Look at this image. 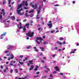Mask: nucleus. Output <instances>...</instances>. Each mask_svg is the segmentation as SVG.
Segmentation results:
<instances>
[{"label":"nucleus","mask_w":79,"mask_h":79,"mask_svg":"<svg viewBox=\"0 0 79 79\" xmlns=\"http://www.w3.org/2000/svg\"><path fill=\"white\" fill-rule=\"evenodd\" d=\"M10 71L11 74V73H13V69H11Z\"/></svg>","instance_id":"f704fd0d"},{"label":"nucleus","mask_w":79,"mask_h":79,"mask_svg":"<svg viewBox=\"0 0 79 79\" xmlns=\"http://www.w3.org/2000/svg\"><path fill=\"white\" fill-rule=\"evenodd\" d=\"M31 47V46L30 45L29 46L27 47V49H29Z\"/></svg>","instance_id":"cd10ccee"},{"label":"nucleus","mask_w":79,"mask_h":79,"mask_svg":"<svg viewBox=\"0 0 79 79\" xmlns=\"http://www.w3.org/2000/svg\"><path fill=\"white\" fill-rule=\"evenodd\" d=\"M34 11V10H32L29 12V13H33Z\"/></svg>","instance_id":"5701e85b"},{"label":"nucleus","mask_w":79,"mask_h":79,"mask_svg":"<svg viewBox=\"0 0 79 79\" xmlns=\"http://www.w3.org/2000/svg\"><path fill=\"white\" fill-rule=\"evenodd\" d=\"M0 68H1V69H3V66H0Z\"/></svg>","instance_id":"49530a36"},{"label":"nucleus","mask_w":79,"mask_h":79,"mask_svg":"<svg viewBox=\"0 0 79 79\" xmlns=\"http://www.w3.org/2000/svg\"><path fill=\"white\" fill-rule=\"evenodd\" d=\"M54 68L56 71H59V68H58V67H54Z\"/></svg>","instance_id":"ddd939ff"},{"label":"nucleus","mask_w":79,"mask_h":79,"mask_svg":"<svg viewBox=\"0 0 79 79\" xmlns=\"http://www.w3.org/2000/svg\"><path fill=\"white\" fill-rule=\"evenodd\" d=\"M43 2H46V0H43V1H41L40 3H43Z\"/></svg>","instance_id":"72a5a7b5"},{"label":"nucleus","mask_w":79,"mask_h":79,"mask_svg":"<svg viewBox=\"0 0 79 79\" xmlns=\"http://www.w3.org/2000/svg\"><path fill=\"white\" fill-rule=\"evenodd\" d=\"M9 61H10V60H11V57L10 58H8L7 59Z\"/></svg>","instance_id":"6e6d98bb"},{"label":"nucleus","mask_w":79,"mask_h":79,"mask_svg":"<svg viewBox=\"0 0 79 79\" xmlns=\"http://www.w3.org/2000/svg\"><path fill=\"white\" fill-rule=\"evenodd\" d=\"M23 55H20V57L21 58H23Z\"/></svg>","instance_id":"37998d69"},{"label":"nucleus","mask_w":79,"mask_h":79,"mask_svg":"<svg viewBox=\"0 0 79 79\" xmlns=\"http://www.w3.org/2000/svg\"><path fill=\"white\" fill-rule=\"evenodd\" d=\"M35 6L34 5H32V7L33 8H34V9H36V8H37V5H38V3H35Z\"/></svg>","instance_id":"7ed1b4c3"},{"label":"nucleus","mask_w":79,"mask_h":79,"mask_svg":"<svg viewBox=\"0 0 79 79\" xmlns=\"http://www.w3.org/2000/svg\"><path fill=\"white\" fill-rule=\"evenodd\" d=\"M36 42L37 43V44H40V42H39L37 40H36Z\"/></svg>","instance_id":"c9c22d12"},{"label":"nucleus","mask_w":79,"mask_h":79,"mask_svg":"<svg viewBox=\"0 0 79 79\" xmlns=\"http://www.w3.org/2000/svg\"><path fill=\"white\" fill-rule=\"evenodd\" d=\"M23 32H26V29L25 28H24L23 29Z\"/></svg>","instance_id":"2f4dec72"},{"label":"nucleus","mask_w":79,"mask_h":79,"mask_svg":"<svg viewBox=\"0 0 79 79\" xmlns=\"http://www.w3.org/2000/svg\"><path fill=\"white\" fill-rule=\"evenodd\" d=\"M40 49H41V51H42V52H44V48L42 47H40Z\"/></svg>","instance_id":"2eb2a0df"},{"label":"nucleus","mask_w":79,"mask_h":79,"mask_svg":"<svg viewBox=\"0 0 79 79\" xmlns=\"http://www.w3.org/2000/svg\"><path fill=\"white\" fill-rule=\"evenodd\" d=\"M25 15L27 17H29V15H28L27 13H26L25 14Z\"/></svg>","instance_id":"412c9836"},{"label":"nucleus","mask_w":79,"mask_h":79,"mask_svg":"<svg viewBox=\"0 0 79 79\" xmlns=\"http://www.w3.org/2000/svg\"><path fill=\"white\" fill-rule=\"evenodd\" d=\"M42 7H43V4H42L41 6H40L39 7V11H40V10L41 9V8H42Z\"/></svg>","instance_id":"9d476101"},{"label":"nucleus","mask_w":79,"mask_h":79,"mask_svg":"<svg viewBox=\"0 0 79 79\" xmlns=\"http://www.w3.org/2000/svg\"><path fill=\"white\" fill-rule=\"evenodd\" d=\"M12 63H13V61L12 60L10 62V66H13V64H12Z\"/></svg>","instance_id":"4be33fe9"},{"label":"nucleus","mask_w":79,"mask_h":79,"mask_svg":"<svg viewBox=\"0 0 79 79\" xmlns=\"http://www.w3.org/2000/svg\"><path fill=\"white\" fill-rule=\"evenodd\" d=\"M24 9H25V10H27V9H28V7H24Z\"/></svg>","instance_id":"e433bc0d"},{"label":"nucleus","mask_w":79,"mask_h":79,"mask_svg":"<svg viewBox=\"0 0 79 79\" xmlns=\"http://www.w3.org/2000/svg\"><path fill=\"white\" fill-rule=\"evenodd\" d=\"M15 3V2H13L11 3V5H13V4Z\"/></svg>","instance_id":"69168bd1"},{"label":"nucleus","mask_w":79,"mask_h":79,"mask_svg":"<svg viewBox=\"0 0 79 79\" xmlns=\"http://www.w3.org/2000/svg\"><path fill=\"white\" fill-rule=\"evenodd\" d=\"M5 15V12H3V15L4 16Z\"/></svg>","instance_id":"e2e57ef3"},{"label":"nucleus","mask_w":79,"mask_h":79,"mask_svg":"<svg viewBox=\"0 0 79 79\" xmlns=\"http://www.w3.org/2000/svg\"><path fill=\"white\" fill-rule=\"evenodd\" d=\"M3 22L5 24V22H6V20H3Z\"/></svg>","instance_id":"864d4df0"},{"label":"nucleus","mask_w":79,"mask_h":79,"mask_svg":"<svg viewBox=\"0 0 79 79\" xmlns=\"http://www.w3.org/2000/svg\"><path fill=\"white\" fill-rule=\"evenodd\" d=\"M75 1H73V4H75Z\"/></svg>","instance_id":"0e129e2a"},{"label":"nucleus","mask_w":79,"mask_h":79,"mask_svg":"<svg viewBox=\"0 0 79 79\" xmlns=\"http://www.w3.org/2000/svg\"><path fill=\"white\" fill-rule=\"evenodd\" d=\"M4 58V59H6L7 58L5 56H4L3 57Z\"/></svg>","instance_id":"774afa93"},{"label":"nucleus","mask_w":79,"mask_h":79,"mask_svg":"<svg viewBox=\"0 0 79 79\" xmlns=\"http://www.w3.org/2000/svg\"><path fill=\"white\" fill-rule=\"evenodd\" d=\"M10 18L11 19H12V20H15V16H12Z\"/></svg>","instance_id":"f3484780"},{"label":"nucleus","mask_w":79,"mask_h":79,"mask_svg":"<svg viewBox=\"0 0 79 79\" xmlns=\"http://www.w3.org/2000/svg\"><path fill=\"white\" fill-rule=\"evenodd\" d=\"M4 11H5V10L4 9H3L2 10V12H4Z\"/></svg>","instance_id":"4d7b16f0"},{"label":"nucleus","mask_w":79,"mask_h":79,"mask_svg":"<svg viewBox=\"0 0 79 79\" xmlns=\"http://www.w3.org/2000/svg\"><path fill=\"white\" fill-rule=\"evenodd\" d=\"M39 76V75H37V76H34V77H37Z\"/></svg>","instance_id":"052dcab7"},{"label":"nucleus","mask_w":79,"mask_h":79,"mask_svg":"<svg viewBox=\"0 0 79 79\" xmlns=\"http://www.w3.org/2000/svg\"><path fill=\"white\" fill-rule=\"evenodd\" d=\"M43 45H46L47 44V42H44L43 43Z\"/></svg>","instance_id":"c85d7f7f"},{"label":"nucleus","mask_w":79,"mask_h":79,"mask_svg":"<svg viewBox=\"0 0 79 79\" xmlns=\"http://www.w3.org/2000/svg\"><path fill=\"white\" fill-rule=\"evenodd\" d=\"M39 13H40V10H38V12H37V14H38L36 16V19H39V17H38L39 16Z\"/></svg>","instance_id":"0eeeda50"},{"label":"nucleus","mask_w":79,"mask_h":79,"mask_svg":"<svg viewBox=\"0 0 79 79\" xmlns=\"http://www.w3.org/2000/svg\"><path fill=\"white\" fill-rule=\"evenodd\" d=\"M75 53V52H74V51H72V52H70V54H72V53Z\"/></svg>","instance_id":"4c0bfd02"},{"label":"nucleus","mask_w":79,"mask_h":79,"mask_svg":"<svg viewBox=\"0 0 79 79\" xmlns=\"http://www.w3.org/2000/svg\"><path fill=\"white\" fill-rule=\"evenodd\" d=\"M55 6H59V5L58 4H56L54 5Z\"/></svg>","instance_id":"8fccbe9b"},{"label":"nucleus","mask_w":79,"mask_h":79,"mask_svg":"<svg viewBox=\"0 0 79 79\" xmlns=\"http://www.w3.org/2000/svg\"><path fill=\"white\" fill-rule=\"evenodd\" d=\"M56 43L57 44H59V45H62V44H63V43L60 41H57Z\"/></svg>","instance_id":"1a4fd4ad"},{"label":"nucleus","mask_w":79,"mask_h":79,"mask_svg":"<svg viewBox=\"0 0 79 79\" xmlns=\"http://www.w3.org/2000/svg\"><path fill=\"white\" fill-rule=\"evenodd\" d=\"M48 26H49V28H51L52 27V24L49 23L48 24Z\"/></svg>","instance_id":"9b49d317"},{"label":"nucleus","mask_w":79,"mask_h":79,"mask_svg":"<svg viewBox=\"0 0 79 79\" xmlns=\"http://www.w3.org/2000/svg\"><path fill=\"white\" fill-rule=\"evenodd\" d=\"M33 16H34V14H31L30 15V17H33Z\"/></svg>","instance_id":"ea45409f"},{"label":"nucleus","mask_w":79,"mask_h":79,"mask_svg":"<svg viewBox=\"0 0 79 79\" xmlns=\"http://www.w3.org/2000/svg\"><path fill=\"white\" fill-rule=\"evenodd\" d=\"M6 32H5V33H3V34L1 35V37H2V36H3V35H6Z\"/></svg>","instance_id":"6ab92c4d"},{"label":"nucleus","mask_w":79,"mask_h":79,"mask_svg":"<svg viewBox=\"0 0 79 79\" xmlns=\"http://www.w3.org/2000/svg\"><path fill=\"white\" fill-rule=\"evenodd\" d=\"M18 79H25V78H18Z\"/></svg>","instance_id":"338daca9"},{"label":"nucleus","mask_w":79,"mask_h":79,"mask_svg":"<svg viewBox=\"0 0 79 79\" xmlns=\"http://www.w3.org/2000/svg\"><path fill=\"white\" fill-rule=\"evenodd\" d=\"M32 2H31L30 4V5L31 6H32V5H32Z\"/></svg>","instance_id":"3c124183"},{"label":"nucleus","mask_w":79,"mask_h":79,"mask_svg":"<svg viewBox=\"0 0 79 79\" xmlns=\"http://www.w3.org/2000/svg\"><path fill=\"white\" fill-rule=\"evenodd\" d=\"M28 4H27V1H23V2L21 4H19L17 6V12L18 15H23L24 14V12H23L22 13H21L20 11L23 10V8H21L19 10V9H20V8H21L22 7V5H25L27 6L28 5Z\"/></svg>","instance_id":"f257e3e1"},{"label":"nucleus","mask_w":79,"mask_h":79,"mask_svg":"<svg viewBox=\"0 0 79 79\" xmlns=\"http://www.w3.org/2000/svg\"><path fill=\"white\" fill-rule=\"evenodd\" d=\"M33 68H34V65H31L30 67L29 70H30V71H31V70L33 69Z\"/></svg>","instance_id":"f8f14e48"},{"label":"nucleus","mask_w":79,"mask_h":79,"mask_svg":"<svg viewBox=\"0 0 79 79\" xmlns=\"http://www.w3.org/2000/svg\"><path fill=\"white\" fill-rule=\"evenodd\" d=\"M6 48L9 50H11L13 48V46L11 45H8L6 47Z\"/></svg>","instance_id":"20e7f679"},{"label":"nucleus","mask_w":79,"mask_h":79,"mask_svg":"<svg viewBox=\"0 0 79 79\" xmlns=\"http://www.w3.org/2000/svg\"><path fill=\"white\" fill-rule=\"evenodd\" d=\"M60 75H61V76H63V73H60Z\"/></svg>","instance_id":"603ef678"},{"label":"nucleus","mask_w":79,"mask_h":79,"mask_svg":"<svg viewBox=\"0 0 79 79\" xmlns=\"http://www.w3.org/2000/svg\"><path fill=\"white\" fill-rule=\"evenodd\" d=\"M0 19H1L0 21L1 23H3V22H2V15H0Z\"/></svg>","instance_id":"4468645a"},{"label":"nucleus","mask_w":79,"mask_h":79,"mask_svg":"<svg viewBox=\"0 0 79 79\" xmlns=\"http://www.w3.org/2000/svg\"><path fill=\"white\" fill-rule=\"evenodd\" d=\"M59 40H62L64 39V38H63V37H60L59 38Z\"/></svg>","instance_id":"b1692460"},{"label":"nucleus","mask_w":79,"mask_h":79,"mask_svg":"<svg viewBox=\"0 0 79 79\" xmlns=\"http://www.w3.org/2000/svg\"><path fill=\"white\" fill-rule=\"evenodd\" d=\"M29 23H28L26 24L25 25V26H29Z\"/></svg>","instance_id":"79ce46f5"},{"label":"nucleus","mask_w":79,"mask_h":79,"mask_svg":"<svg viewBox=\"0 0 79 79\" xmlns=\"http://www.w3.org/2000/svg\"><path fill=\"white\" fill-rule=\"evenodd\" d=\"M19 63H20L21 64V65H23V63H22L21 62H19Z\"/></svg>","instance_id":"473e14b6"},{"label":"nucleus","mask_w":79,"mask_h":79,"mask_svg":"<svg viewBox=\"0 0 79 79\" xmlns=\"http://www.w3.org/2000/svg\"><path fill=\"white\" fill-rule=\"evenodd\" d=\"M11 0H8V4L10 5V3H11Z\"/></svg>","instance_id":"c756f323"},{"label":"nucleus","mask_w":79,"mask_h":79,"mask_svg":"<svg viewBox=\"0 0 79 79\" xmlns=\"http://www.w3.org/2000/svg\"><path fill=\"white\" fill-rule=\"evenodd\" d=\"M10 58L12 60H13L14 58V55H13V54H11L10 55Z\"/></svg>","instance_id":"6e6552de"},{"label":"nucleus","mask_w":79,"mask_h":79,"mask_svg":"<svg viewBox=\"0 0 79 79\" xmlns=\"http://www.w3.org/2000/svg\"><path fill=\"white\" fill-rule=\"evenodd\" d=\"M34 32H32L31 33V34H30L29 33H27L26 34L27 36V37H34Z\"/></svg>","instance_id":"f03ea898"},{"label":"nucleus","mask_w":79,"mask_h":79,"mask_svg":"<svg viewBox=\"0 0 79 79\" xmlns=\"http://www.w3.org/2000/svg\"><path fill=\"white\" fill-rule=\"evenodd\" d=\"M12 63H13V64H15V63H16V61H12Z\"/></svg>","instance_id":"09e8293b"},{"label":"nucleus","mask_w":79,"mask_h":79,"mask_svg":"<svg viewBox=\"0 0 79 79\" xmlns=\"http://www.w3.org/2000/svg\"><path fill=\"white\" fill-rule=\"evenodd\" d=\"M55 56H56V55H55V54L53 55L52 56V57L53 58H54L55 57Z\"/></svg>","instance_id":"de8ad7c7"},{"label":"nucleus","mask_w":79,"mask_h":79,"mask_svg":"<svg viewBox=\"0 0 79 79\" xmlns=\"http://www.w3.org/2000/svg\"><path fill=\"white\" fill-rule=\"evenodd\" d=\"M53 74H55V73H56V71H54L53 72Z\"/></svg>","instance_id":"bf43d9fd"},{"label":"nucleus","mask_w":79,"mask_h":79,"mask_svg":"<svg viewBox=\"0 0 79 79\" xmlns=\"http://www.w3.org/2000/svg\"><path fill=\"white\" fill-rule=\"evenodd\" d=\"M55 30H53L52 31H51V33H53V32H55Z\"/></svg>","instance_id":"a19ab883"},{"label":"nucleus","mask_w":79,"mask_h":79,"mask_svg":"<svg viewBox=\"0 0 79 79\" xmlns=\"http://www.w3.org/2000/svg\"><path fill=\"white\" fill-rule=\"evenodd\" d=\"M7 54L6 56H10V52H9Z\"/></svg>","instance_id":"393cba45"},{"label":"nucleus","mask_w":79,"mask_h":79,"mask_svg":"<svg viewBox=\"0 0 79 79\" xmlns=\"http://www.w3.org/2000/svg\"><path fill=\"white\" fill-rule=\"evenodd\" d=\"M44 68H47V70H48V71H50V69H49V68H47V66H44Z\"/></svg>","instance_id":"a211bd4d"},{"label":"nucleus","mask_w":79,"mask_h":79,"mask_svg":"<svg viewBox=\"0 0 79 79\" xmlns=\"http://www.w3.org/2000/svg\"><path fill=\"white\" fill-rule=\"evenodd\" d=\"M29 62L30 64H33V63L32 62H33V60H30L29 61Z\"/></svg>","instance_id":"dca6fc26"},{"label":"nucleus","mask_w":79,"mask_h":79,"mask_svg":"<svg viewBox=\"0 0 79 79\" xmlns=\"http://www.w3.org/2000/svg\"><path fill=\"white\" fill-rule=\"evenodd\" d=\"M54 50H57L58 49V48L57 47H55L54 48Z\"/></svg>","instance_id":"58836bf2"},{"label":"nucleus","mask_w":79,"mask_h":79,"mask_svg":"<svg viewBox=\"0 0 79 79\" xmlns=\"http://www.w3.org/2000/svg\"><path fill=\"white\" fill-rule=\"evenodd\" d=\"M8 52H9V51H5L4 53H8Z\"/></svg>","instance_id":"7c9ffc66"},{"label":"nucleus","mask_w":79,"mask_h":79,"mask_svg":"<svg viewBox=\"0 0 79 79\" xmlns=\"http://www.w3.org/2000/svg\"><path fill=\"white\" fill-rule=\"evenodd\" d=\"M6 3V1L3 0V2H2L3 5H4V4H5Z\"/></svg>","instance_id":"a878e982"},{"label":"nucleus","mask_w":79,"mask_h":79,"mask_svg":"<svg viewBox=\"0 0 79 79\" xmlns=\"http://www.w3.org/2000/svg\"><path fill=\"white\" fill-rule=\"evenodd\" d=\"M41 61V63H45L44 60H42Z\"/></svg>","instance_id":"c03bdc74"},{"label":"nucleus","mask_w":79,"mask_h":79,"mask_svg":"<svg viewBox=\"0 0 79 79\" xmlns=\"http://www.w3.org/2000/svg\"><path fill=\"white\" fill-rule=\"evenodd\" d=\"M20 25H18L17 27L19 29H23V27L21 26V23L20 22L19 23Z\"/></svg>","instance_id":"39448f33"},{"label":"nucleus","mask_w":79,"mask_h":79,"mask_svg":"<svg viewBox=\"0 0 79 79\" xmlns=\"http://www.w3.org/2000/svg\"><path fill=\"white\" fill-rule=\"evenodd\" d=\"M39 73H40V72H37L36 73V74H39Z\"/></svg>","instance_id":"680f3d73"},{"label":"nucleus","mask_w":79,"mask_h":79,"mask_svg":"<svg viewBox=\"0 0 79 79\" xmlns=\"http://www.w3.org/2000/svg\"><path fill=\"white\" fill-rule=\"evenodd\" d=\"M27 21V19H25L23 20V22H26Z\"/></svg>","instance_id":"a18cd8bd"},{"label":"nucleus","mask_w":79,"mask_h":79,"mask_svg":"<svg viewBox=\"0 0 79 79\" xmlns=\"http://www.w3.org/2000/svg\"><path fill=\"white\" fill-rule=\"evenodd\" d=\"M36 40H43V39L42 38H40V37H37L36 38Z\"/></svg>","instance_id":"423d86ee"},{"label":"nucleus","mask_w":79,"mask_h":79,"mask_svg":"<svg viewBox=\"0 0 79 79\" xmlns=\"http://www.w3.org/2000/svg\"><path fill=\"white\" fill-rule=\"evenodd\" d=\"M67 58H70V56H67Z\"/></svg>","instance_id":"5fc2aeb1"},{"label":"nucleus","mask_w":79,"mask_h":79,"mask_svg":"<svg viewBox=\"0 0 79 79\" xmlns=\"http://www.w3.org/2000/svg\"><path fill=\"white\" fill-rule=\"evenodd\" d=\"M50 77H52L53 75H52V74H51V75H50Z\"/></svg>","instance_id":"13d9d810"},{"label":"nucleus","mask_w":79,"mask_h":79,"mask_svg":"<svg viewBox=\"0 0 79 79\" xmlns=\"http://www.w3.org/2000/svg\"><path fill=\"white\" fill-rule=\"evenodd\" d=\"M33 48H34V49H35V51L36 52H38V49H36V47H33Z\"/></svg>","instance_id":"aec40b11"},{"label":"nucleus","mask_w":79,"mask_h":79,"mask_svg":"<svg viewBox=\"0 0 79 79\" xmlns=\"http://www.w3.org/2000/svg\"><path fill=\"white\" fill-rule=\"evenodd\" d=\"M15 73H18V69H16L15 70Z\"/></svg>","instance_id":"bb28decb"}]
</instances>
